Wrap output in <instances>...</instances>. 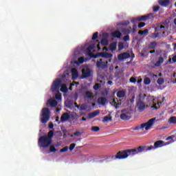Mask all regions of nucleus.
<instances>
[{"instance_id":"obj_1","label":"nucleus","mask_w":176,"mask_h":176,"mask_svg":"<svg viewBox=\"0 0 176 176\" xmlns=\"http://www.w3.org/2000/svg\"><path fill=\"white\" fill-rule=\"evenodd\" d=\"M129 156H131V151L130 149H126L124 151H120L117 153L116 155H110L106 157L107 160H123V159H127Z\"/></svg>"},{"instance_id":"obj_2","label":"nucleus","mask_w":176,"mask_h":176,"mask_svg":"<svg viewBox=\"0 0 176 176\" xmlns=\"http://www.w3.org/2000/svg\"><path fill=\"white\" fill-rule=\"evenodd\" d=\"M153 149H156V147L154 146H140L138 147L137 148H131V156H134L135 155H138V153H141L144 152V151H152Z\"/></svg>"},{"instance_id":"obj_3","label":"nucleus","mask_w":176,"mask_h":176,"mask_svg":"<svg viewBox=\"0 0 176 176\" xmlns=\"http://www.w3.org/2000/svg\"><path fill=\"white\" fill-rule=\"evenodd\" d=\"M53 143V140L48 139L45 135L41 136L38 139V144L40 148H49Z\"/></svg>"},{"instance_id":"obj_4","label":"nucleus","mask_w":176,"mask_h":176,"mask_svg":"<svg viewBox=\"0 0 176 176\" xmlns=\"http://www.w3.org/2000/svg\"><path fill=\"white\" fill-rule=\"evenodd\" d=\"M50 109L47 107H44L41 110V123H47L49 120H50Z\"/></svg>"},{"instance_id":"obj_5","label":"nucleus","mask_w":176,"mask_h":176,"mask_svg":"<svg viewBox=\"0 0 176 176\" xmlns=\"http://www.w3.org/2000/svg\"><path fill=\"white\" fill-rule=\"evenodd\" d=\"M155 118H151L148 122L141 124L140 126H136L133 130H138L139 129H145V130H149L151 127L153 126V123H155Z\"/></svg>"},{"instance_id":"obj_6","label":"nucleus","mask_w":176,"mask_h":176,"mask_svg":"<svg viewBox=\"0 0 176 176\" xmlns=\"http://www.w3.org/2000/svg\"><path fill=\"white\" fill-rule=\"evenodd\" d=\"M96 67L98 69H107L108 68V60L105 58H100L96 62Z\"/></svg>"},{"instance_id":"obj_7","label":"nucleus","mask_w":176,"mask_h":176,"mask_svg":"<svg viewBox=\"0 0 176 176\" xmlns=\"http://www.w3.org/2000/svg\"><path fill=\"white\" fill-rule=\"evenodd\" d=\"M153 18V14L150 13L138 18H133L131 20V23H136V21H146V20L152 19Z\"/></svg>"},{"instance_id":"obj_8","label":"nucleus","mask_w":176,"mask_h":176,"mask_svg":"<svg viewBox=\"0 0 176 176\" xmlns=\"http://www.w3.org/2000/svg\"><path fill=\"white\" fill-rule=\"evenodd\" d=\"M60 87H61V80L60 78H57L53 82L52 85L51 87V90L53 92L58 91Z\"/></svg>"},{"instance_id":"obj_9","label":"nucleus","mask_w":176,"mask_h":176,"mask_svg":"<svg viewBox=\"0 0 176 176\" xmlns=\"http://www.w3.org/2000/svg\"><path fill=\"white\" fill-rule=\"evenodd\" d=\"M91 76V70L90 68L87 67L82 69L81 79H85L86 78H90Z\"/></svg>"},{"instance_id":"obj_10","label":"nucleus","mask_w":176,"mask_h":176,"mask_svg":"<svg viewBox=\"0 0 176 176\" xmlns=\"http://www.w3.org/2000/svg\"><path fill=\"white\" fill-rule=\"evenodd\" d=\"M120 118L122 120H130L131 119V113L130 111H126L125 113H121Z\"/></svg>"},{"instance_id":"obj_11","label":"nucleus","mask_w":176,"mask_h":176,"mask_svg":"<svg viewBox=\"0 0 176 176\" xmlns=\"http://www.w3.org/2000/svg\"><path fill=\"white\" fill-rule=\"evenodd\" d=\"M118 58L120 61H122V60L130 58V54L127 52H123L118 55Z\"/></svg>"},{"instance_id":"obj_12","label":"nucleus","mask_w":176,"mask_h":176,"mask_svg":"<svg viewBox=\"0 0 176 176\" xmlns=\"http://www.w3.org/2000/svg\"><path fill=\"white\" fill-rule=\"evenodd\" d=\"M99 56L107 60V58H112L113 57V54L108 52H100Z\"/></svg>"},{"instance_id":"obj_13","label":"nucleus","mask_w":176,"mask_h":176,"mask_svg":"<svg viewBox=\"0 0 176 176\" xmlns=\"http://www.w3.org/2000/svg\"><path fill=\"white\" fill-rule=\"evenodd\" d=\"M47 106L52 107H57V101L54 99H50L47 102Z\"/></svg>"},{"instance_id":"obj_14","label":"nucleus","mask_w":176,"mask_h":176,"mask_svg":"<svg viewBox=\"0 0 176 176\" xmlns=\"http://www.w3.org/2000/svg\"><path fill=\"white\" fill-rule=\"evenodd\" d=\"M69 118H71V116H69V114H68V113H64L60 116V122H67V120H68Z\"/></svg>"},{"instance_id":"obj_15","label":"nucleus","mask_w":176,"mask_h":176,"mask_svg":"<svg viewBox=\"0 0 176 176\" xmlns=\"http://www.w3.org/2000/svg\"><path fill=\"white\" fill-rule=\"evenodd\" d=\"M100 115V110H96L95 111L92 113H89L88 114V118L89 119H93V118H96V116Z\"/></svg>"},{"instance_id":"obj_16","label":"nucleus","mask_w":176,"mask_h":176,"mask_svg":"<svg viewBox=\"0 0 176 176\" xmlns=\"http://www.w3.org/2000/svg\"><path fill=\"white\" fill-rule=\"evenodd\" d=\"M164 144V141L157 140L154 143V146H155V149H157V148H162V146H163Z\"/></svg>"},{"instance_id":"obj_17","label":"nucleus","mask_w":176,"mask_h":176,"mask_svg":"<svg viewBox=\"0 0 176 176\" xmlns=\"http://www.w3.org/2000/svg\"><path fill=\"white\" fill-rule=\"evenodd\" d=\"M158 3L161 6H168L170 5V0H159Z\"/></svg>"},{"instance_id":"obj_18","label":"nucleus","mask_w":176,"mask_h":176,"mask_svg":"<svg viewBox=\"0 0 176 176\" xmlns=\"http://www.w3.org/2000/svg\"><path fill=\"white\" fill-rule=\"evenodd\" d=\"M72 75L73 79H76L79 76V74L78 73V69L76 68L72 69Z\"/></svg>"},{"instance_id":"obj_19","label":"nucleus","mask_w":176,"mask_h":176,"mask_svg":"<svg viewBox=\"0 0 176 176\" xmlns=\"http://www.w3.org/2000/svg\"><path fill=\"white\" fill-rule=\"evenodd\" d=\"M156 47H157V42L156 41L151 42L148 45V49L149 50H155Z\"/></svg>"},{"instance_id":"obj_20","label":"nucleus","mask_w":176,"mask_h":176,"mask_svg":"<svg viewBox=\"0 0 176 176\" xmlns=\"http://www.w3.org/2000/svg\"><path fill=\"white\" fill-rule=\"evenodd\" d=\"M107 103V98L104 97H100L98 98V104L100 105H105Z\"/></svg>"},{"instance_id":"obj_21","label":"nucleus","mask_w":176,"mask_h":176,"mask_svg":"<svg viewBox=\"0 0 176 176\" xmlns=\"http://www.w3.org/2000/svg\"><path fill=\"white\" fill-rule=\"evenodd\" d=\"M111 36H113V38H120V36H122V33L120 31L116 30L111 33Z\"/></svg>"},{"instance_id":"obj_22","label":"nucleus","mask_w":176,"mask_h":176,"mask_svg":"<svg viewBox=\"0 0 176 176\" xmlns=\"http://www.w3.org/2000/svg\"><path fill=\"white\" fill-rule=\"evenodd\" d=\"M118 46V44L116 42L112 43L109 45V50H111V52H115V50H116V47Z\"/></svg>"},{"instance_id":"obj_23","label":"nucleus","mask_w":176,"mask_h":176,"mask_svg":"<svg viewBox=\"0 0 176 176\" xmlns=\"http://www.w3.org/2000/svg\"><path fill=\"white\" fill-rule=\"evenodd\" d=\"M137 105H138L139 109H145V102H144V101L140 100L138 102Z\"/></svg>"},{"instance_id":"obj_24","label":"nucleus","mask_w":176,"mask_h":176,"mask_svg":"<svg viewBox=\"0 0 176 176\" xmlns=\"http://www.w3.org/2000/svg\"><path fill=\"white\" fill-rule=\"evenodd\" d=\"M117 97L118 98H123L124 97H126V91L122 90V91H118L117 92Z\"/></svg>"},{"instance_id":"obj_25","label":"nucleus","mask_w":176,"mask_h":176,"mask_svg":"<svg viewBox=\"0 0 176 176\" xmlns=\"http://www.w3.org/2000/svg\"><path fill=\"white\" fill-rule=\"evenodd\" d=\"M163 63H164V58L162 56H160L158 58V60L155 63V67H160V65H162V64H163Z\"/></svg>"},{"instance_id":"obj_26","label":"nucleus","mask_w":176,"mask_h":176,"mask_svg":"<svg viewBox=\"0 0 176 176\" xmlns=\"http://www.w3.org/2000/svg\"><path fill=\"white\" fill-rule=\"evenodd\" d=\"M169 124H176V116H171L168 120Z\"/></svg>"},{"instance_id":"obj_27","label":"nucleus","mask_w":176,"mask_h":176,"mask_svg":"<svg viewBox=\"0 0 176 176\" xmlns=\"http://www.w3.org/2000/svg\"><path fill=\"white\" fill-rule=\"evenodd\" d=\"M94 47H96V44L93 43L91 44L87 48V52L88 53V54H91V50H93V49H94Z\"/></svg>"},{"instance_id":"obj_28","label":"nucleus","mask_w":176,"mask_h":176,"mask_svg":"<svg viewBox=\"0 0 176 176\" xmlns=\"http://www.w3.org/2000/svg\"><path fill=\"white\" fill-rule=\"evenodd\" d=\"M53 135H54V132L53 131H50L47 135H45L49 140H53Z\"/></svg>"},{"instance_id":"obj_29","label":"nucleus","mask_w":176,"mask_h":176,"mask_svg":"<svg viewBox=\"0 0 176 176\" xmlns=\"http://www.w3.org/2000/svg\"><path fill=\"white\" fill-rule=\"evenodd\" d=\"M60 91H62V93H67L68 91V87H67L66 85L63 84L61 85Z\"/></svg>"},{"instance_id":"obj_30","label":"nucleus","mask_w":176,"mask_h":176,"mask_svg":"<svg viewBox=\"0 0 176 176\" xmlns=\"http://www.w3.org/2000/svg\"><path fill=\"white\" fill-rule=\"evenodd\" d=\"M162 33L160 32H154L152 34L151 38L152 39H156V38H159Z\"/></svg>"},{"instance_id":"obj_31","label":"nucleus","mask_w":176,"mask_h":176,"mask_svg":"<svg viewBox=\"0 0 176 176\" xmlns=\"http://www.w3.org/2000/svg\"><path fill=\"white\" fill-rule=\"evenodd\" d=\"M148 76H150V78H151V79L153 80H155V79H157V75L152 74L151 72H148Z\"/></svg>"},{"instance_id":"obj_32","label":"nucleus","mask_w":176,"mask_h":176,"mask_svg":"<svg viewBox=\"0 0 176 176\" xmlns=\"http://www.w3.org/2000/svg\"><path fill=\"white\" fill-rule=\"evenodd\" d=\"M102 122H112V117L106 116H104L103 118Z\"/></svg>"},{"instance_id":"obj_33","label":"nucleus","mask_w":176,"mask_h":176,"mask_svg":"<svg viewBox=\"0 0 176 176\" xmlns=\"http://www.w3.org/2000/svg\"><path fill=\"white\" fill-rule=\"evenodd\" d=\"M144 83L146 85H151V78L146 77L144 79Z\"/></svg>"},{"instance_id":"obj_34","label":"nucleus","mask_w":176,"mask_h":176,"mask_svg":"<svg viewBox=\"0 0 176 176\" xmlns=\"http://www.w3.org/2000/svg\"><path fill=\"white\" fill-rule=\"evenodd\" d=\"M85 63V58L80 57L78 59V61L76 62V64H83Z\"/></svg>"},{"instance_id":"obj_35","label":"nucleus","mask_w":176,"mask_h":176,"mask_svg":"<svg viewBox=\"0 0 176 176\" xmlns=\"http://www.w3.org/2000/svg\"><path fill=\"white\" fill-rule=\"evenodd\" d=\"M160 104H162V102H159L156 104H155L153 106L151 107V108H153L154 109H159L160 108Z\"/></svg>"},{"instance_id":"obj_36","label":"nucleus","mask_w":176,"mask_h":176,"mask_svg":"<svg viewBox=\"0 0 176 176\" xmlns=\"http://www.w3.org/2000/svg\"><path fill=\"white\" fill-rule=\"evenodd\" d=\"M160 10V7L159 6H153V12H154V13H157V12H159Z\"/></svg>"},{"instance_id":"obj_37","label":"nucleus","mask_w":176,"mask_h":176,"mask_svg":"<svg viewBox=\"0 0 176 176\" xmlns=\"http://www.w3.org/2000/svg\"><path fill=\"white\" fill-rule=\"evenodd\" d=\"M100 43L103 46H107L108 45V40L107 38H102L100 41Z\"/></svg>"},{"instance_id":"obj_38","label":"nucleus","mask_w":176,"mask_h":176,"mask_svg":"<svg viewBox=\"0 0 176 176\" xmlns=\"http://www.w3.org/2000/svg\"><path fill=\"white\" fill-rule=\"evenodd\" d=\"M124 48V43L123 42L118 43V50H123Z\"/></svg>"},{"instance_id":"obj_39","label":"nucleus","mask_w":176,"mask_h":176,"mask_svg":"<svg viewBox=\"0 0 176 176\" xmlns=\"http://www.w3.org/2000/svg\"><path fill=\"white\" fill-rule=\"evenodd\" d=\"M85 96L87 98H93V93L91 91H87Z\"/></svg>"},{"instance_id":"obj_40","label":"nucleus","mask_w":176,"mask_h":176,"mask_svg":"<svg viewBox=\"0 0 176 176\" xmlns=\"http://www.w3.org/2000/svg\"><path fill=\"white\" fill-rule=\"evenodd\" d=\"M111 105H113L114 107H116V109H118V106L120 105V103L119 102H116V101L115 100V99H113L111 102Z\"/></svg>"},{"instance_id":"obj_41","label":"nucleus","mask_w":176,"mask_h":176,"mask_svg":"<svg viewBox=\"0 0 176 176\" xmlns=\"http://www.w3.org/2000/svg\"><path fill=\"white\" fill-rule=\"evenodd\" d=\"M91 131H94V133H97L100 131V127L98 126H92L91 129Z\"/></svg>"},{"instance_id":"obj_42","label":"nucleus","mask_w":176,"mask_h":176,"mask_svg":"<svg viewBox=\"0 0 176 176\" xmlns=\"http://www.w3.org/2000/svg\"><path fill=\"white\" fill-rule=\"evenodd\" d=\"M157 83L158 84V85H163V83H164V78H158L157 79Z\"/></svg>"},{"instance_id":"obj_43","label":"nucleus","mask_w":176,"mask_h":176,"mask_svg":"<svg viewBox=\"0 0 176 176\" xmlns=\"http://www.w3.org/2000/svg\"><path fill=\"white\" fill-rule=\"evenodd\" d=\"M101 87V84L100 83H96L94 85V90H98V89H100Z\"/></svg>"},{"instance_id":"obj_44","label":"nucleus","mask_w":176,"mask_h":176,"mask_svg":"<svg viewBox=\"0 0 176 176\" xmlns=\"http://www.w3.org/2000/svg\"><path fill=\"white\" fill-rule=\"evenodd\" d=\"M86 109H87V105L85 104H81L80 107V111H86Z\"/></svg>"},{"instance_id":"obj_45","label":"nucleus","mask_w":176,"mask_h":176,"mask_svg":"<svg viewBox=\"0 0 176 176\" xmlns=\"http://www.w3.org/2000/svg\"><path fill=\"white\" fill-rule=\"evenodd\" d=\"M98 38V32H95L92 36V41H96Z\"/></svg>"},{"instance_id":"obj_46","label":"nucleus","mask_w":176,"mask_h":176,"mask_svg":"<svg viewBox=\"0 0 176 176\" xmlns=\"http://www.w3.org/2000/svg\"><path fill=\"white\" fill-rule=\"evenodd\" d=\"M75 146H76V144L75 143H73L72 144H70L69 149L70 151H74V149H75Z\"/></svg>"},{"instance_id":"obj_47","label":"nucleus","mask_w":176,"mask_h":176,"mask_svg":"<svg viewBox=\"0 0 176 176\" xmlns=\"http://www.w3.org/2000/svg\"><path fill=\"white\" fill-rule=\"evenodd\" d=\"M55 98H56L58 100H61V94H60V92H59L58 91V93L56 94Z\"/></svg>"},{"instance_id":"obj_48","label":"nucleus","mask_w":176,"mask_h":176,"mask_svg":"<svg viewBox=\"0 0 176 176\" xmlns=\"http://www.w3.org/2000/svg\"><path fill=\"white\" fill-rule=\"evenodd\" d=\"M50 151L52 153L57 152V149H56V147H54V146H51L50 147Z\"/></svg>"},{"instance_id":"obj_49","label":"nucleus","mask_w":176,"mask_h":176,"mask_svg":"<svg viewBox=\"0 0 176 176\" xmlns=\"http://www.w3.org/2000/svg\"><path fill=\"white\" fill-rule=\"evenodd\" d=\"M123 41H124V42H127V41H130V36L129 34L124 36L123 37Z\"/></svg>"},{"instance_id":"obj_50","label":"nucleus","mask_w":176,"mask_h":176,"mask_svg":"<svg viewBox=\"0 0 176 176\" xmlns=\"http://www.w3.org/2000/svg\"><path fill=\"white\" fill-rule=\"evenodd\" d=\"M130 24V21H125L121 23V25H125L127 26Z\"/></svg>"},{"instance_id":"obj_51","label":"nucleus","mask_w":176,"mask_h":176,"mask_svg":"<svg viewBox=\"0 0 176 176\" xmlns=\"http://www.w3.org/2000/svg\"><path fill=\"white\" fill-rule=\"evenodd\" d=\"M129 82H131V83H135V82H137V79L134 77H131L129 79Z\"/></svg>"},{"instance_id":"obj_52","label":"nucleus","mask_w":176,"mask_h":176,"mask_svg":"<svg viewBox=\"0 0 176 176\" xmlns=\"http://www.w3.org/2000/svg\"><path fill=\"white\" fill-rule=\"evenodd\" d=\"M67 151H68V146H65V147L60 150V152H67Z\"/></svg>"},{"instance_id":"obj_53","label":"nucleus","mask_w":176,"mask_h":176,"mask_svg":"<svg viewBox=\"0 0 176 176\" xmlns=\"http://www.w3.org/2000/svg\"><path fill=\"white\" fill-rule=\"evenodd\" d=\"M138 28H142V27H145V23L141 22L138 25Z\"/></svg>"},{"instance_id":"obj_54","label":"nucleus","mask_w":176,"mask_h":176,"mask_svg":"<svg viewBox=\"0 0 176 176\" xmlns=\"http://www.w3.org/2000/svg\"><path fill=\"white\" fill-rule=\"evenodd\" d=\"M132 32L134 34L135 32H137V25H133L132 28Z\"/></svg>"},{"instance_id":"obj_55","label":"nucleus","mask_w":176,"mask_h":176,"mask_svg":"<svg viewBox=\"0 0 176 176\" xmlns=\"http://www.w3.org/2000/svg\"><path fill=\"white\" fill-rule=\"evenodd\" d=\"M121 31L123 32L124 35H126V34H127V29L126 28H121Z\"/></svg>"},{"instance_id":"obj_56","label":"nucleus","mask_w":176,"mask_h":176,"mask_svg":"<svg viewBox=\"0 0 176 176\" xmlns=\"http://www.w3.org/2000/svg\"><path fill=\"white\" fill-rule=\"evenodd\" d=\"M148 32L149 30L145 29L144 30H143V35H148Z\"/></svg>"},{"instance_id":"obj_57","label":"nucleus","mask_w":176,"mask_h":176,"mask_svg":"<svg viewBox=\"0 0 176 176\" xmlns=\"http://www.w3.org/2000/svg\"><path fill=\"white\" fill-rule=\"evenodd\" d=\"M132 28L129 27V29H126V34H131Z\"/></svg>"},{"instance_id":"obj_58","label":"nucleus","mask_w":176,"mask_h":176,"mask_svg":"<svg viewBox=\"0 0 176 176\" xmlns=\"http://www.w3.org/2000/svg\"><path fill=\"white\" fill-rule=\"evenodd\" d=\"M74 135H76L78 137V135H80V132L76 131L74 133Z\"/></svg>"},{"instance_id":"obj_59","label":"nucleus","mask_w":176,"mask_h":176,"mask_svg":"<svg viewBox=\"0 0 176 176\" xmlns=\"http://www.w3.org/2000/svg\"><path fill=\"white\" fill-rule=\"evenodd\" d=\"M98 57H101V56H100V53L94 55V58H98Z\"/></svg>"},{"instance_id":"obj_60","label":"nucleus","mask_w":176,"mask_h":176,"mask_svg":"<svg viewBox=\"0 0 176 176\" xmlns=\"http://www.w3.org/2000/svg\"><path fill=\"white\" fill-rule=\"evenodd\" d=\"M138 34H139V35H144L143 30H139Z\"/></svg>"},{"instance_id":"obj_61","label":"nucleus","mask_w":176,"mask_h":176,"mask_svg":"<svg viewBox=\"0 0 176 176\" xmlns=\"http://www.w3.org/2000/svg\"><path fill=\"white\" fill-rule=\"evenodd\" d=\"M173 63H176V55L172 58Z\"/></svg>"},{"instance_id":"obj_62","label":"nucleus","mask_w":176,"mask_h":176,"mask_svg":"<svg viewBox=\"0 0 176 176\" xmlns=\"http://www.w3.org/2000/svg\"><path fill=\"white\" fill-rule=\"evenodd\" d=\"M54 127V125L53 124L51 123V124H49V128L50 129H53Z\"/></svg>"},{"instance_id":"obj_63","label":"nucleus","mask_w":176,"mask_h":176,"mask_svg":"<svg viewBox=\"0 0 176 176\" xmlns=\"http://www.w3.org/2000/svg\"><path fill=\"white\" fill-rule=\"evenodd\" d=\"M149 53H150L151 54H153V53H156V51H155V50H151V51L149 52Z\"/></svg>"},{"instance_id":"obj_64","label":"nucleus","mask_w":176,"mask_h":176,"mask_svg":"<svg viewBox=\"0 0 176 176\" xmlns=\"http://www.w3.org/2000/svg\"><path fill=\"white\" fill-rule=\"evenodd\" d=\"M112 80H109V81H107V84L108 85H112Z\"/></svg>"}]
</instances>
